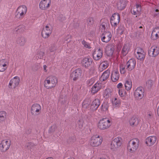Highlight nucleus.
<instances>
[{
  "instance_id": "nucleus-1",
  "label": "nucleus",
  "mask_w": 159,
  "mask_h": 159,
  "mask_svg": "<svg viewBox=\"0 0 159 159\" xmlns=\"http://www.w3.org/2000/svg\"><path fill=\"white\" fill-rule=\"evenodd\" d=\"M140 144L139 139L134 138L130 140L127 144V149L130 153H134L138 149Z\"/></svg>"
},
{
  "instance_id": "nucleus-2",
  "label": "nucleus",
  "mask_w": 159,
  "mask_h": 159,
  "mask_svg": "<svg viewBox=\"0 0 159 159\" xmlns=\"http://www.w3.org/2000/svg\"><path fill=\"white\" fill-rule=\"evenodd\" d=\"M58 80L54 76H50L47 77L44 80V85L47 89H51L55 87L57 84Z\"/></svg>"
},
{
  "instance_id": "nucleus-3",
  "label": "nucleus",
  "mask_w": 159,
  "mask_h": 159,
  "mask_svg": "<svg viewBox=\"0 0 159 159\" xmlns=\"http://www.w3.org/2000/svg\"><path fill=\"white\" fill-rule=\"evenodd\" d=\"M102 141V137L96 134L91 137L90 139L89 144L91 146L97 147L100 145Z\"/></svg>"
},
{
  "instance_id": "nucleus-4",
  "label": "nucleus",
  "mask_w": 159,
  "mask_h": 159,
  "mask_svg": "<svg viewBox=\"0 0 159 159\" xmlns=\"http://www.w3.org/2000/svg\"><path fill=\"white\" fill-rule=\"evenodd\" d=\"M111 123V119L105 118L100 120L98 124V127L100 129H106L109 127Z\"/></svg>"
},
{
  "instance_id": "nucleus-5",
  "label": "nucleus",
  "mask_w": 159,
  "mask_h": 159,
  "mask_svg": "<svg viewBox=\"0 0 159 159\" xmlns=\"http://www.w3.org/2000/svg\"><path fill=\"white\" fill-rule=\"evenodd\" d=\"M27 10V7L25 5L20 6L16 9V17L20 19H22L26 14Z\"/></svg>"
},
{
  "instance_id": "nucleus-6",
  "label": "nucleus",
  "mask_w": 159,
  "mask_h": 159,
  "mask_svg": "<svg viewBox=\"0 0 159 159\" xmlns=\"http://www.w3.org/2000/svg\"><path fill=\"white\" fill-rule=\"evenodd\" d=\"M123 142L122 138L120 137L115 138L111 142V148L113 150H115L120 148Z\"/></svg>"
},
{
  "instance_id": "nucleus-7",
  "label": "nucleus",
  "mask_w": 159,
  "mask_h": 159,
  "mask_svg": "<svg viewBox=\"0 0 159 159\" xmlns=\"http://www.w3.org/2000/svg\"><path fill=\"white\" fill-rule=\"evenodd\" d=\"M11 143L10 140L7 139L2 140L0 143V151L4 152L9 148Z\"/></svg>"
},
{
  "instance_id": "nucleus-8",
  "label": "nucleus",
  "mask_w": 159,
  "mask_h": 159,
  "mask_svg": "<svg viewBox=\"0 0 159 159\" xmlns=\"http://www.w3.org/2000/svg\"><path fill=\"white\" fill-rule=\"evenodd\" d=\"M111 24L112 27L115 29L120 21V16L118 13L113 14L111 18Z\"/></svg>"
},
{
  "instance_id": "nucleus-9",
  "label": "nucleus",
  "mask_w": 159,
  "mask_h": 159,
  "mask_svg": "<svg viewBox=\"0 0 159 159\" xmlns=\"http://www.w3.org/2000/svg\"><path fill=\"white\" fill-rule=\"evenodd\" d=\"M31 113L34 116L39 114L41 111V107L38 103H34L32 105L31 108Z\"/></svg>"
},
{
  "instance_id": "nucleus-10",
  "label": "nucleus",
  "mask_w": 159,
  "mask_h": 159,
  "mask_svg": "<svg viewBox=\"0 0 159 159\" xmlns=\"http://www.w3.org/2000/svg\"><path fill=\"white\" fill-rule=\"evenodd\" d=\"M157 137L155 136H151L147 138L145 140V143L146 145L150 147L152 146L156 143Z\"/></svg>"
},
{
  "instance_id": "nucleus-11",
  "label": "nucleus",
  "mask_w": 159,
  "mask_h": 159,
  "mask_svg": "<svg viewBox=\"0 0 159 159\" xmlns=\"http://www.w3.org/2000/svg\"><path fill=\"white\" fill-rule=\"evenodd\" d=\"M52 33L51 27L50 25H47L43 28L42 35L44 38H47L49 37Z\"/></svg>"
},
{
  "instance_id": "nucleus-12",
  "label": "nucleus",
  "mask_w": 159,
  "mask_h": 159,
  "mask_svg": "<svg viewBox=\"0 0 159 159\" xmlns=\"http://www.w3.org/2000/svg\"><path fill=\"white\" fill-rule=\"evenodd\" d=\"M51 4V0H41L39 3V7L42 10L48 8Z\"/></svg>"
},
{
  "instance_id": "nucleus-13",
  "label": "nucleus",
  "mask_w": 159,
  "mask_h": 159,
  "mask_svg": "<svg viewBox=\"0 0 159 159\" xmlns=\"http://www.w3.org/2000/svg\"><path fill=\"white\" fill-rule=\"evenodd\" d=\"M144 90L142 87H138L134 91V96L138 99H141L143 97Z\"/></svg>"
},
{
  "instance_id": "nucleus-14",
  "label": "nucleus",
  "mask_w": 159,
  "mask_h": 159,
  "mask_svg": "<svg viewBox=\"0 0 159 159\" xmlns=\"http://www.w3.org/2000/svg\"><path fill=\"white\" fill-rule=\"evenodd\" d=\"M20 79L19 77L16 76L11 79L10 81L8 84L9 88L12 89L16 88L19 84Z\"/></svg>"
},
{
  "instance_id": "nucleus-15",
  "label": "nucleus",
  "mask_w": 159,
  "mask_h": 159,
  "mask_svg": "<svg viewBox=\"0 0 159 159\" xmlns=\"http://www.w3.org/2000/svg\"><path fill=\"white\" fill-rule=\"evenodd\" d=\"M81 70L80 69H76L70 74L71 79L74 81L76 80L81 76Z\"/></svg>"
},
{
  "instance_id": "nucleus-16",
  "label": "nucleus",
  "mask_w": 159,
  "mask_h": 159,
  "mask_svg": "<svg viewBox=\"0 0 159 159\" xmlns=\"http://www.w3.org/2000/svg\"><path fill=\"white\" fill-rule=\"evenodd\" d=\"M93 61L92 59L90 57H85L81 59V63L83 66L88 68L92 65Z\"/></svg>"
},
{
  "instance_id": "nucleus-17",
  "label": "nucleus",
  "mask_w": 159,
  "mask_h": 159,
  "mask_svg": "<svg viewBox=\"0 0 159 159\" xmlns=\"http://www.w3.org/2000/svg\"><path fill=\"white\" fill-rule=\"evenodd\" d=\"M103 55V51L100 48L96 49L93 54V58L95 60L98 61L100 59Z\"/></svg>"
},
{
  "instance_id": "nucleus-18",
  "label": "nucleus",
  "mask_w": 159,
  "mask_h": 159,
  "mask_svg": "<svg viewBox=\"0 0 159 159\" xmlns=\"http://www.w3.org/2000/svg\"><path fill=\"white\" fill-rule=\"evenodd\" d=\"M159 53V48L157 47L152 46L148 50L149 55L151 57H156Z\"/></svg>"
},
{
  "instance_id": "nucleus-19",
  "label": "nucleus",
  "mask_w": 159,
  "mask_h": 159,
  "mask_svg": "<svg viewBox=\"0 0 159 159\" xmlns=\"http://www.w3.org/2000/svg\"><path fill=\"white\" fill-rule=\"evenodd\" d=\"M136 64V61L134 59H129L126 64V69L129 71H131L135 67Z\"/></svg>"
},
{
  "instance_id": "nucleus-20",
  "label": "nucleus",
  "mask_w": 159,
  "mask_h": 159,
  "mask_svg": "<svg viewBox=\"0 0 159 159\" xmlns=\"http://www.w3.org/2000/svg\"><path fill=\"white\" fill-rule=\"evenodd\" d=\"M9 62L7 60L2 59L0 60V72H4L7 68Z\"/></svg>"
},
{
  "instance_id": "nucleus-21",
  "label": "nucleus",
  "mask_w": 159,
  "mask_h": 159,
  "mask_svg": "<svg viewBox=\"0 0 159 159\" xmlns=\"http://www.w3.org/2000/svg\"><path fill=\"white\" fill-rule=\"evenodd\" d=\"M120 77V74L118 70L115 69L113 70L111 74V79L113 82H116L117 81Z\"/></svg>"
},
{
  "instance_id": "nucleus-22",
  "label": "nucleus",
  "mask_w": 159,
  "mask_h": 159,
  "mask_svg": "<svg viewBox=\"0 0 159 159\" xmlns=\"http://www.w3.org/2000/svg\"><path fill=\"white\" fill-rule=\"evenodd\" d=\"M114 49L115 47L113 45L109 44L105 48L106 52L108 56H111L113 53Z\"/></svg>"
},
{
  "instance_id": "nucleus-23",
  "label": "nucleus",
  "mask_w": 159,
  "mask_h": 159,
  "mask_svg": "<svg viewBox=\"0 0 159 159\" xmlns=\"http://www.w3.org/2000/svg\"><path fill=\"white\" fill-rule=\"evenodd\" d=\"M104 36L102 38V41L104 42L107 43L110 40L111 38V34L110 32H106L103 34Z\"/></svg>"
},
{
  "instance_id": "nucleus-24",
  "label": "nucleus",
  "mask_w": 159,
  "mask_h": 159,
  "mask_svg": "<svg viewBox=\"0 0 159 159\" xmlns=\"http://www.w3.org/2000/svg\"><path fill=\"white\" fill-rule=\"evenodd\" d=\"M140 119L135 116L132 117L129 120L130 126L134 127L137 126L139 122Z\"/></svg>"
},
{
  "instance_id": "nucleus-25",
  "label": "nucleus",
  "mask_w": 159,
  "mask_h": 159,
  "mask_svg": "<svg viewBox=\"0 0 159 159\" xmlns=\"http://www.w3.org/2000/svg\"><path fill=\"white\" fill-rule=\"evenodd\" d=\"M102 87L101 84L97 82L91 88L92 93L94 94L98 92Z\"/></svg>"
},
{
  "instance_id": "nucleus-26",
  "label": "nucleus",
  "mask_w": 159,
  "mask_h": 159,
  "mask_svg": "<svg viewBox=\"0 0 159 159\" xmlns=\"http://www.w3.org/2000/svg\"><path fill=\"white\" fill-rule=\"evenodd\" d=\"M141 10V7L140 5L136 4V6L131 9V11L132 14L137 15L139 14Z\"/></svg>"
},
{
  "instance_id": "nucleus-27",
  "label": "nucleus",
  "mask_w": 159,
  "mask_h": 159,
  "mask_svg": "<svg viewBox=\"0 0 159 159\" xmlns=\"http://www.w3.org/2000/svg\"><path fill=\"white\" fill-rule=\"evenodd\" d=\"M151 37L154 40L159 38V27H156L153 30L151 34Z\"/></svg>"
},
{
  "instance_id": "nucleus-28",
  "label": "nucleus",
  "mask_w": 159,
  "mask_h": 159,
  "mask_svg": "<svg viewBox=\"0 0 159 159\" xmlns=\"http://www.w3.org/2000/svg\"><path fill=\"white\" fill-rule=\"evenodd\" d=\"M110 74V70L107 69L104 71L102 74L100 80L101 81H104L107 80L109 77Z\"/></svg>"
},
{
  "instance_id": "nucleus-29",
  "label": "nucleus",
  "mask_w": 159,
  "mask_h": 159,
  "mask_svg": "<svg viewBox=\"0 0 159 159\" xmlns=\"http://www.w3.org/2000/svg\"><path fill=\"white\" fill-rule=\"evenodd\" d=\"M100 104V101L99 99H96L92 102L91 107L93 110H96Z\"/></svg>"
},
{
  "instance_id": "nucleus-30",
  "label": "nucleus",
  "mask_w": 159,
  "mask_h": 159,
  "mask_svg": "<svg viewBox=\"0 0 159 159\" xmlns=\"http://www.w3.org/2000/svg\"><path fill=\"white\" fill-rule=\"evenodd\" d=\"M112 106L115 107H118L120 105L121 102L119 98H113L111 100Z\"/></svg>"
},
{
  "instance_id": "nucleus-31",
  "label": "nucleus",
  "mask_w": 159,
  "mask_h": 159,
  "mask_svg": "<svg viewBox=\"0 0 159 159\" xmlns=\"http://www.w3.org/2000/svg\"><path fill=\"white\" fill-rule=\"evenodd\" d=\"M130 49L129 44H124L122 48L121 53L124 56H125L128 52Z\"/></svg>"
},
{
  "instance_id": "nucleus-32",
  "label": "nucleus",
  "mask_w": 159,
  "mask_h": 159,
  "mask_svg": "<svg viewBox=\"0 0 159 159\" xmlns=\"http://www.w3.org/2000/svg\"><path fill=\"white\" fill-rule=\"evenodd\" d=\"M109 66V63L107 61H104L102 62L100 64L99 70L100 71H102L107 68Z\"/></svg>"
},
{
  "instance_id": "nucleus-33",
  "label": "nucleus",
  "mask_w": 159,
  "mask_h": 159,
  "mask_svg": "<svg viewBox=\"0 0 159 159\" xmlns=\"http://www.w3.org/2000/svg\"><path fill=\"white\" fill-rule=\"evenodd\" d=\"M7 114L4 111H0V123L5 122L7 119Z\"/></svg>"
},
{
  "instance_id": "nucleus-34",
  "label": "nucleus",
  "mask_w": 159,
  "mask_h": 159,
  "mask_svg": "<svg viewBox=\"0 0 159 159\" xmlns=\"http://www.w3.org/2000/svg\"><path fill=\"white\" fill-rule=\"evenodd\" d=\"M132 87V82L131 80H127L125 81V89L129 91L130 90Z\"/></svg>"
},
{
  "instance_id": "nucleus-35",
  "label": "nucleus",
  "mask_w": 159,
  "mask_h": 159,
  "mask_svg": "<svg viewBox=\"0 0 159 159\" xmlns=\"http://www.w3.org/2000/svg\"><path fill=\"white\" fill-rule=\"evenodd\" d=\"M25 39L23 37H20L17 38L16 42L17 44H19L20 46H23L25 42Z\"/></svg>"
},
{
  "instance_id": "nucleus-36",
  "label": "nucleus",
  "mask_w": 159,
  "mask_h": 159,
  "mask_svg": "<svg viewBox=\"0 0 159 159\" xmlns=\"http://www.w3.org/2000/svg\"><path fill=\"white\" fill-rule=\"evenodd\" d=\"M145 52H144L139 53H135V55L137 59L139 60H143L145 58Z\"/></svg>"
},
{
  "instance_id": "nucleus-37",
  "label": "nucleus",
  "mask_w": 159,
  "mask_h": 159,
  "mask_svg": "<svg viewBox=\"0 0 159 159\" xmlns=\"http://www.w3.org/2000/svg\"><path fill=\"white\" fill-rule=\"evenodd\" d=\"M108 106L107 104H102L101 106V112L103 113L104 111H106L108 109Z\"/></svg>"
},
{
  "instance_id": "nucleus-38",
  "label": "nucleus",
  "mask_w": 159,
  "mask_h": 159,
  "mask_svg": "<svg viewBox=\"0 0 159 159\" xmlns=\"http://www.w3.org/2000/svg\"><path fill=\"white\" fill-rule=\"evenodd\" d=\"M111 91L110 89H107L104 92V96H106V98L109 97L111 95Z\"/></svg>"
},
{
  "instance_id": "nucleus-39",
  "label": "nucleus",
  "mask_w": 159,
  "mask_h": 159,
  "mask_svg": "<svg viewBox=\"0 0 159 159\" xmlns=\"http://www.w3.org/2000/svg\"><path fill=\"white\" fill-rule=\"evenodd\" d=\"M88 25L91 26L93 25L94 24V20L93 18L92 17L89 18L87 20Z\"/></svg>"
},
{
  "instance_id": "nucleus-40",
  "label": "nucleus",
  "mask_w": 159,
  "mask_h": 159,
  "mask_svg": "<svg viewBox=\"0 0 159 159\" xmlns=\"http://www.w3.org/2000/svg\"><path fill=\"white\" fill-rule=\"evenodd\" d=\"M152 117V113L150 111L148 112L145 115V119L147 121L149 120Z\"/></svg>"
},
{
  "instance_id": "nucleus-41",
  "label": "nucleus",
  "mask_w": 159,
  "mask_h": 159,
  "mask_svg": "<svg viewBox=\"0 0 159 159\" xmlns=\"http://www.w3.org/2000/svg\"><path fill=\"white\" fill-rule=\"evenodd\" d=\"M44 54V52L43 51H39L37 52L36 57H37L39 58L42 59Z\"/></svg>"
},
{
  "instance_id": "nucleus-42",
  "label": "nucleus",
  "mask_w": 159,
  "mask_h": 159,
  "mask_svg": "<svg viewBox=\"0 0 159 159\" xmlns=\"http://www.w3.org/2000/svg\"><path fill=\"white\" fill-rule=\"evenodd\" d=\"M125 4L122 3L120 2H119L117 5V7L119 9L122 10L124 9L125 7Z\"/></svg>"
},
{
  "instance_id": "nucleus-43",
  "label": "nucleus",
  "mask_w": 159,
  "mask_h": 159,
  "mask_svg": "<svg viewBox=\"0 0 159 159\" xmlns=\"http://www.w3.org/2000/svg\"><path fill=\"white\" fill-rule=\"evenodd\" d=\"M135 53H140L144 52L143 49L140 47L137 48L134 51Z\"/></svg>"
},
{
  "instance_id": "nucleus-44",
  "label": "nucleus",
  "mask_w": 159,
  "mask_h": 159,
  "mask_svg": "<svg viewBox=\"0 0 159 159\" xmlns=\"http://www.w3.org/2000/svg\"><path fill=\"white\" fill-rule=\"evenodd\" d=\"M153 81L151 80H149L146 82V86L148 88H150L152 84Z\"/></svg>"
},
{
  "instance_id": "nucleus-45",
  "label": "nucleus",
  "mask_w": 159,
  "mask_h": 159,
  "mask_svg": "<svg viewBox=\"0 0 159 159\" xmlns=\"http://www.w3.org/2000/svg\"><path fill=\"white\" fill-rule=\"evenodd\" d=\"M84 121L83 119H80L77 122V125L79 128H81L83 125Z\"/></svg>"
},
{
  "instance_id": "nucleus-46",
  "label": "nucleus",
  "mask_w": 159,
  "mask_h": 159,
  "mask_svg": "<svg viewBox=\"0 0 159 159\" xmlns=\"http://www.w3.org/2000/svg\"><path fill=\"white\" fill-rule=\"evenodd\" d=\"M120 72L121 74H124L125 72V66L122 65L120 66Z\"/></svg>"
},
{
  "instance_id": "nucleus-47",
  "label": "nucleus",
  "mask_w": 159,
  "mask_h": 159,
  "mask_svg": "<svg viewBox=\"0 0 159 159\" xmlns=\"http://www.w3.org/2000/svg\"><path fill=\"white\" fill-rule=\"evenodd\" d=\"M82 44L84 45V47L86 48L90 49L91 48V47L89 43H87L86 42L83 40L82 42Z\"/></svg>"
},
{
  "instance_id": "nucleus-48",
  "label": "nucleus",
  "mask_w": 159,
  "mask_h": 159,
  "mask_svg": "<svg viewBox=\"0 0 159 159\" xmlns=\"http://www.w3.org/2000/svg\"><path fill=\"white\" fill-rule=\"evenodd\" d=\"M76 138L75 137H72L69 139L68 142L71 143H74L76 141Z\"/></svg>"
},
{
  "instance_id": "nucleus-49",
  "label": "nucleus",
  "mask_w": 159,
  "mask_h": 159,
  "mask_svg": "<svg viewBox=\"0 0 159 159\" xmlns=\"http://www.w3.org/2000/svg\"><path fill=\"white\" fill-rule=\"evenodd\" d=\"M119 93L120 96L121 97H123L125 95V92H124V90L119 89Z\"/></svg>"
},
{
  "instance_id": "nucleus-50",
  "label": "nucleus",
  "mask_w": 159,
  "mask_h": 159,
  "mask_svg": "<svg viewBox=\"0 0 159 159\" xmlns=\"http://www.w3.org/2000/svg\"><path fill=\"white\" fill-rule=\"evenodd\" d=\"M57 125L56 124H54L52 125L50 127V129H55L57 128Z\"/></svg>"
},
{
  "instance_id": "nucleus-51",
  "label": "nucleus",
  "mask_w": 159,
  "mask_h": 159,
  "mask_svg": "<svg viewBox=\"0 0 159 159\" xmlns=\"http://www.w3.org/2000/svg\"><path fill=\"white\" fill-rule=\"evenodd\" d=\"M155 11L156 13L154 14V15L155 16H157L159 13V8L156 9L155 10Z\"/></svg>"
},
{
  "instance_id": "nucleus-52",
  "label": "nucleus",
  "mask_w": 159,
  "mask_h": 159,
  "mask_svg": "<svg viewBox=\"0 0 159 159\" xmlns=\"http://www.w3.org/2000/svg\"><path fill=\"white\" fill-rule=\"evenodd\" d=\"M123 86V84L121 83H119L117 85V87L118 88H121Z\"/></svg>"
},
{
  "instance_id": "nucleus-53",
  "label": "nucleus",
  "mask_w": 159,
  "mask_h": 159,
  "mask_svg": "<svg viewBox=\"0 0 159 159\" xmlns=\"http://www.w3.org/2000/svg\"><path fill=\"white\" fill-rule=\"evenodd\" d=\"M139 29H140L139 30L140 33H142L144 30V29L143 28V27L142 26H140L139 27Z\"/></svg>"
},
{
  "instance_id": "nucleus-54",
  "label": "nucleus",
  "mask_w": 159,
  "mask_h": 159,
  "mask_svg": "<svg viewBox=\"0 0 159 159\" xmlns=\"http://www.w3.org/2000/svg\"><path fill=\"white\" fill-rule=\"evenodd\" d=\"M43 70H44L45 72H47V66L46 65H43Z\"/></svg>"
},
{
  "instance_id": "nucleus-55",
  "label": "nucleus",
  "mask_w": 159,
  "mask_h": 159,
  "mask_svg": "<svg viewBox=\"0 0 159 159\" xmlns=\"http://www.w3.org/2000/svg\"><path fill=\"white\" fill-rule=\"evenodd\" d=\"M54 49L53 50H52V49H50V51L51 52H52L53 51H54V50H56V48L54 46Z\"/></svg>"
},
{
  "instance_id": "nucleus-56",
  "label": "nucleus",
  "mask_w": 159,
  "mask_h": 159,
  "mask_svg": "<svg viewBox=\"0 0 159 159\" xmlns=\"http://www.w3.org/2000/svg\"><path fill=\"white\" fill-rule=\"evenodd\" d=\"M101 26H102V28H103L104 29H105V25H101Z\"/></svg>"
},
{
  "instance_id": "nucleus-57",
  "label": "nucleus",
  "mask_w": 159,
  "mask_h": 159,
  "mask_svg": "<svg viewBox=\"0 0 159 159\" xmlns=\"http://www.w3.org/2000/svg\"><path fill=\"white\" fill-rule=\"evenodd\" d=\"M46 159H53L52 157H48L46 158Z\"/></svg>"
},
{
  "instance_id": "nucleus-58",
  "label": "nucleus",
  "mask_w": 159,
  "mask_h": 159,
  "mask_svg": "<svg viewBox=\"0 0 159 159\" xmlns=\"http://www.w3.org/2000/svg\"><path fill=\"white\" fill-rule=\"evenodd\" d=\"M28 144H29V145H27L28 147H29L30 146V145H31L32 144V143H29Z\"/></svg>"
},
{
  "instance_id": "nucleus-59",
  "label": "nucleus",
  "mask_w": 159,
  "mask_h": 159,
  "mask_svg": "<svg viewBox=\"0 0 159 159\" xmlns=\"http://www.w3.org/2000/svg\"><path fill=\"white\" fill-rule=\"evenodd\" d=\"M123 32H124V30H122L121 31V33H120V34H123Z\"/></svg>"
},
{
  "instance_id": "nucleus-60",
  "label": "nucleus",
  "mask_w": 159,
  "mask_h": 159,
  "mask_svg": "<svg viewBox=\"0 0 159 159\" xmlns=\"http://www.w3.org/2000/svg\"><path fill=\"white\" fill-rule=\"evenodd\" d=\"M68 159H74V158L73 157H70V158H68Z\"/></svg>"
},
{
  "instance_id": "nucleus-61",
  "label": "nucleus",
  "mask_w": 159,
  "mask_h": 159,
  "mask_svg": "<svg viewBox=\"0 0 159 159\" xmlns=\"http://www.w3.org/2000/svg\"><path fill=\"white\" fill-rule=\"evenodd\" d=\"M21 27H22V26H19V29H19V28H21Z\"/></svg>"
},
{
  "instance_id": "nucleus-62",
  "label": "nucleus",
  "mask_w": 159,
  "mask_h": 159,
  "mask_svg": "<svg viewBox=\"0 0 159 159\" xmlns=\"http://www.w3.org/2000/svg\"><path fill=\"white\" fill-rule=\"evenodd\" d=\"M74 98H72V100H73V99H74ZM74 101H75V99H74Z\"/></svg>"
},
{
  "instance_id": "nucleus-63",
  "label": "nucleus",
  "mask_w": 159,
  "mask_h": 159,
  "mask_svg": "<svg viewBox=\"0 0 159 159\" xmlns=\"http://www.w3.org/2000/svg\"><path fill=\"white\" fill-rule=\"evenodd\" d=\"M2 0H0V3L2 1Z\"/></svg>"
},
{
  "instance_id": "nucleus-64",
  "label": "nucleus",
  "mask_w": 159,
  "mask_h": 159,
  "mask_svg": "<svg viewBox=\"0 0 159 159\" xmlns=\"http://www.w3.org/2000/svg\"><path fill=\"white\" fill-rule=\"evenodd\" d=\"M80 86V88H81V86Z\"/></svg>"
}]
</instances>
